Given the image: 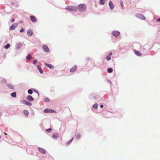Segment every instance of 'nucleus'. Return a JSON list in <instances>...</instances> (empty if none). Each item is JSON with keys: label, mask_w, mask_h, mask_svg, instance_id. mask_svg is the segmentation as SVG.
<instances>
[{"label": "nucleus", "mask_w": 160, "mask_h": 160, "mask_svg": "<svg viewBox=\"0 0 160 160\" xmlns=\"http://www.w3.org/2000/svg\"><path fill=\"white\" fill-rule=\"evenodd\" d=\"M2 112H0V117L2 116Z\"/></svg>", "instance_id": "49530a36"}, {"label": "nucleus", "mask_w": 160, "mask_h": 160, "mask_svg": "<svg viewBox=\"0 0 160 160\" xmlns=\"http://www.w3.org/2000/svg\"><path fill=\"white\" fill-rule=\"evenodd\" d=\"M15 19L13 18H12V19H11V22H14V21H15Z\"/></svg>", "instance_id": "79ce46f5"}, {"label": "nucleus", "mask_w": 160, "mask_h": 160, "mask_svg": "<svg viewBox=\"0 0 160 160\" xmlns=\"http://www.w3.org/2000/svg\"><path fill=\"white\" fill-rule=\"evenodd\" d=\"M65 9L69 11L76 12L77 11V7L75 6L68 5L65 8Z\"/></svg>", "instance_id": "f03ea898"}, {"label": "nucleus", "mask_w": 160, "mask_h": 160, "mask_svg": "<svg viewBox=\"0 0 160 160\" xmlns=\"http://www.w3.org/2000/svg\"><path fill=\"white\" fill-rule=\"evenodd\" d=\"M106 0H99V3L101 5H104L105 4L104 1Z\"/></svg>", "instance_id": "2f4dec72"}, {"label": "nucleus", "mask_w": 160, "mask_h": 160, "mask_svg": "<svg viewBox=\"0 0 160 160\" xmlns=\"http://www.w3.org/2000/svg\"><path fill=\"white\" fill-rule=\"evenodd\" d=\"M81 138V135L80 133H78L76 137V138L77 139H78Z\"/></svg>", "instance_id": "473e14b6"}, {"label": "nucleus", "mask_w": 160, "mask_h": 160, "mask_svg": "<svg viewBox=\"0 0 160 160\" xmlns=\"http://www.w3.org/2000/svg\"><path fill=\"white\" fill-rule=\"evenodd\" d=\"M112 52H110L106 57V59L108 61H110L111 59V57L112 55Z\"/></svg>", "instance_id": "2eb2a0df"}, {"label": "nucleus", "mask_w": 160, "mask_h": 160, "mask_svg": "<svg viewBox=\"0 0 160 160\" xmlns=\"http://www.w3.org/2000/svg\"><path fill=\"white\" fill-rule=\"evenodd\" d=\"M45 66L48 68L50 69H53L54 68V66L51 64L47 63L46 62L44 63Z\"/></svg>", "instance_id": "9b49d317"}, {"label": "nucleus", "mask_w": 160, "mask_h": 160, "mask_svg": "<svg viewBox=\"0 0 160 160\" xmlns=\"http://www.w3.org/2000/svg\"><path fill=\"white\" fill-rule=\"evenodd\" d=\"M42 48L43 51L45 52H48L50 51L47 45H43Z\"/></svg>", "instance_id": "1a4fd4ad"}, {"label": "nucleus", "mask_w": 160, "mask_h": 160, "mask_svg": "<svg viewBox=\"0 0 160 160\" xmlns=\"http://www.w3.org/2000/svg\"><path fill=\"white\" fill-rule=\"evenodd\" d=\"M52 130V129L51 128H49L48 129H46V131L48 132H50Z\"/></svg>", "instance_id": "72a5a7b5"}, {"label": "nucleus", "mask_w": 160, "mask_h": 160, "mask_svg": "<svg viewBox=\"0 0 160 160\" xmlns=\"http://www.w3.org/2000/svg\"><path fill=\"white\" fill-rule=\"evenodd\" d=\"M111 34L115 37H117L119 36L120 34V32L118 31L114 30L112 31Z\"/></svg>", "instance_id": "0eeeda50"}, {"label": "nucleus", "mask_w": 160, "mask_h": 160, "mask_svg": "<svg viewBox=\"0 0 160 160\" xmlns=\"http://www.w3.org/2000/svg\"><path fill=\"white\" fill-rule=\"evenodd\" d=\"M120 5L122 7H123V2L122 1H120Z\"/></svg>", "instance_id": "a19ab883"}, {"label": "nucleus", "mask_w": 160, "mask_h": 160, "mask_svg": "<svg viewBox=\"0 0 160 160\" xmlns=\"http://www.w3.org/2000/svg\"><path fill=\"white\" fill-rule=\"evenodd\" d=\"M157 22H160V18H158L157 19Z\"/></svg>", "instance_id": "a18cd8bd"}, {"label": "nucleus", "mask_w": 160, "mask_h": 160, "mask_svg": "<svg viewBox=\"0 0 160 160\" xmlns=\"http://www.w3.org/2000/svg\"><path fill=\"white\" fill-rule=\"evenodd\" d=\"M24 30H25L24 29L22 28H21V29L20 30L19 32H20L21 33V32H24Z\"/></svg>", "instance_id": "58836bf2"}, {"label": "nucleus", "mask_w": 160, "mask_h": 160, "mask_svg": "<svg viewBox=\"0 0 160 160\" xmlns=\"http://www.w3.org/2000/svg\"><path fill=\"white\" fill-rule=\"evenodd\" d=\"M33 89L32 88L29 89L28 90V92L29 94H32L33 93Z\"/></svg>", "instance_id": "b1692460"}, {"label": "nucleus", "mask_w": 160, "mask_h": 160, "mask_svg": "<svg viewBox=\"0 0 160 160\" xmlns=\"http://www.w3.org/2000/svg\"><path fill=\"white\" fill-rule=\"evenodd\" d=\"M43 112L45 113H56V112L54 110L51 109L46 108L43 111Z\"/></svg>", "instance_id": "39448f33"}, {"label": "nucleus", "mask_w": 160, "mask_h": 160, "mask_svg": "<svg viewBox=\"0 0 160 160\" xmlns=\"http://www.w3.org/2000/svg\"><path fill=\"white\" fill-rule=\"evenodd\" d=\"M27 35L28 37L31 36L33 34V32L31 29H29L27 31Z\"/></svg>", "instance_id": "dca6fc26"}, {"label": "nucleus", "mask_w": 160, "mask_h": 160, "mask_svg": "<svg viewBox=\"0 0 160 160\" xmlns=\"http://www.w3.org/2000/svg\"><path fill=\"white\" fill-rule=\"evenodd\" d=\"M38 62V60L37 59H35L33 61L32 63L33 64L36 65V64Z\"/></svg>", "instance_id": "f704fd0d"}, {"label": "nucleus", "mask_w": 160, "mask_h": 160, "mask_svg": "<svg viewBox=\"0 0 160 160\" xmlns=\"http://www.w3.org/2000/svg\"><path fill=\"white\" fill-rule=\"evenodd\" d=\"M98 97V95L97 94L93 93H91L89 95V98L92 100H96Z\"/></svg>", "instance_id": "7ed1b4c3"}, {"label": "nucleus", "mask_w": 160, "mask_h": 160, "mask_svg": "<svg viewBox=\"0 0 160 160\" xmlns=\"http://www.w3.org/2000/svg\"><path fill=\"white\" fill-rule=\"evenodd\" d=\"M134 52L135 54L138 56H140L142 55L141 53L139 51L134 50Z\"/></svg>", "instance_id": "412c9836"}, {"label": "nucleus", "mask_w": 160, "mask_h": 160, "mask_svg": "<svg viewBox=\"0 0 160 160\" xmlns=\"http://www.w3.org/2000/svg\"><path fill=\"white\" fill-rule=\"evenodd\" d=\"M6 85L10 89H14V86L11 84L7 83Z\"/></svg>", "instance_id": "aec40b11"}, {"label": "nucleus", "mask_w": 160, "mask_h": 160, "mask_svg": "<svg viewBox=\"0 0 160 160\" xmlns=\"http://www.w3.org/2000/svg\"><path fill=\"white\" fill-rule=\"evenodd\" d=\"M10 45L9 43H7L6 44V45L5 46H4V48H5V49H8L9 48H10Z\"/></svg>", "instance_id": "c85d7f7f"}, {"label": "nucleus", "mask_w": 160, "mask_h": 160, "mask_svg": "<svg viewBox=\"0 0 160 160\" xmlns=\"http://www.w3.org/2000/svg\"><path fill=\"white\" fill-rule=\"evenodd\" d=\"M20 102L21 103L24 104L28 106H31L32 105V103L31 102L27 101L23 99L21 100Z\"/></svg>", "instance_id": "20e7f679"}, {"label": "nucleus", "mask_w": 160, "mask_h": 160, "mask_svg": "<svg viewBox=\"0 0 160 160\" xmlns=\"http://www.w3.org/2000/svg\"><path fill=\"white\" fill-rule=\"evenodd\" d=\"M90 60V58L89 57H87L86 58V61L87 62Z\"/></svg>", "instance_id": "ea45409f"}, {"label": "nucleus", "mask_w": 160, "mask_h": 160, "mask_svg": "<svg viewBox=\"0 0 160 160\" xmlns=\"http://www.w3.org/2000/svg\"><path fill=\"white\" fill-rule=\"evenodd\" d=\"M30 20L32 22H37V18L36 17L33 15H31L30 17Z\"/></svg>", "instance_id": "f8f14e48"}, {"label": "nucleus", "mask_w": 160, "mask_h": 160, "mask_svg": "<svg viewBox=\"0 0 160 160\" xmlns=\"http://www.w3.org/2000/svg\"><path fill=\"white\" fill-rule=\"evenodd\" d=\"M33 91L34 92L38 93V96H39V94L38 91L37 89H33Z\"/></svg>", "instance_id": "c9c22d12"}, {"label": "nucleus", "mask_w": 160, "mask_h": 160, "mask_svg": "<svg viewBox=\"0 0 160 160\" xmlns=\"http://www.w3.org/2000/svg\"><path fill=\"white\" fill-rule=\"evenodd\" d=\"M16 45V49L17 50H19L22 46V44L21 42L17 43Z\"/></svg>", "instance_id": "a211bd4d"}, {"label": "nucleus", "mask_w": 160, "mask_h": 160, "mask_svg": "<svg viewBox=\"0 0 160 160\" xmlns=\"http://www.w3.org/2000/svg\"><path fill=\"white\" fill-rule=\"evenodd\" d=\"M136 16L137 18L142 20L146 19L145 17L142 14H136Z\"/></svg>", "instance_id": "6e6552de"}, {"label": "nucleus", "mask_w": 160, "mask_h": 160, "mask_svg": "<svg viewBox=\"0 0 160 160\" xmlns=\"http://www.w3.org/2000/svg\"><path fill=\"white\" fill-rule=\"evenodd\" d=\"M16 92H13L11 93V96L13 98H16Z\"/></svg>", "instance_id": "cd10ccee"}, {"label": "nucleus", "mask_w": 160, "mask_h": 160, "mask_svg": "<svg viewBox=\"0 0 160 160\" xmlns=\"http://www.w3.org/2000/svg\"><path fill=\"white\" fill-rule=\"evenodd\" d=\"M108 5L111 10H112L114 8V6L111 0H110L109 1Z\"/></svg>", "instance_id": "4468645a"}, {"label": "nucleus", "mask_w": 160, "mask_h": 160, "mask_svg": "<svg viewBox=\"0 0 160 160\" xmlns=\"http://www.w3.org/2000/svg\"><path fill=\"white\" fill-rule=\"evenodd\" d=\"M23 113L26 116H28L29 112L27 110H25L23 111Z\"/></svg>", "instance_id": "393cba45"}, {"label": "nucleus", "mask_w": 160, "mask_h": 160, "mask_svg": "<svg viewBox=\"0 0 160 160\" xmlns=\"http://www.w3.org/2000/svg\"><path fill=\"white\" fill-rule=\"evenodd\" d=\"M77 7V11L80 12H83L86 10V6L84 3L79 4Z\"/></svg>", "instance_id": "f257e3e1"}, {"label": "nucleus", "mask_w": 160, "mask_h": 160, "mask_svg": "<svg viewBox=\"0 0 160 160\" xmlns=\"http://www.w3.org/2000/svg\"><path fill=\"white\" fill-rule=\"evenodd\" d=\"M100 108H102L104 106L103 104H101L100 105Z\"/></svg>", "instance_id": "c03bdc74"}, {"label": "nucleus", "mask_w": 160, "mask_h": 160, "mask_svg": "<svg viewBox=\"0 0 160 160\" xmlns=\"http://www.w3.org/2000/svg\"><path fill=\"white\" fill-rule=\"evenodd\" d=\"M32 56L29 53L26 57V58L28 60H30L32 58Z\"/></svg>", "instance_id": "5701e85b"}, {"label": "nucleus", "mask_w": 160, "mask_h": 160, "mask_svg": "<svg viewBox=\"0 0 160 160\" xmlns=\"http://www.w3.org/2000/svg\"><path fill=\"white\" fill-rule=\"evenodd\" d=\"M44 101L46 102H49V100L48 98H45L44 99Z\"/></svg>", "instance_id": "4c0bfd02"}, {"label": "nucleus", "mask_w": 160, "mask_h": 160, "mask_svg": "<svg viewBox=\"0 0 160 160\" xmlns=\"http://www.w3.org/2000/svg\"><path fill=\"white\" fill-rule=\"evenodd\" d=\"M26 99L32 102L34 101V99L33 97L31 95H28L26 97Z\"/></svg>", "instance_id": "ddd939ff"}, {"label": "nucleus", "mask_w": 160, "mask_h": 160, "mask_svg": "<svg viewBox=\"0 0 160 160\" xmlns=\"http://www.w3.org/2000/svg\"><path fill=\"white\" fill-rule=\"evenodd\" d=\"M18 26V24L16 23H15L12 24L11 26L9 27V30L10 31H12L15 30Z\"/></svg>", "instance_id": "423d86ee"}, {"label": "nucleus", "mask_w": 160, "mask_h": 160, "mask_svg": "<svg viewBox=\"0 0 160 160\" xmlns=\"http://www.w3.org/2000/svg\"><path fill=\"white\" fill-rule=\"evenodd\" d=\"M77 68V65H74L72 68L70 70V71L71 72H74L76 70Z\"/></svg>", "instance_id": "6ab92c4d"}, {"label": "nucleus", "mask_w": 160, "mask_h": 160, "mask_svg": "<svg viewBox=\"0 0 160 160\" xmlns=\"http://www.w3.org/2000/svg\"><path fill=\"white\" fill-rule=\"evenodd\" d=\"M73 139V137L68 142H67L66 143V146H69L70 144V143L72 142Z\"/></svg>", "instance_id": "a878e982"}, {"label": "nucleus", "mask_w": 160, "mask_h": 160, "mask_svg": "<svg viewBox=\"0 0 160 160\" xmlns=\"http://www.w3.org/2000/svg\"><path fill=\"white\" fill-rule=\"evenodd\" d=\"M0 81L5 83L6 82V80L0 77Z\"/></svg>", "instance_id": "7c9ffc66"}, {"label": "nucleus", "mask_w": 160, "mask_h": 160, "mask_svg": "<svg viewBox=\"0 0 160 160\" xmlns=\"http://www.w3.org/2000/svg\"><path fill=\"white\" fill-rule=\"evenodd\" d=\"M113 71V69L112 68H110L108 69L107 72H108L110 73Z\"/></svg>", "instance_id": "c756f323"}, {"label": "nucleus", "mask_w": 160, "mask_h": 160, "mask_svg": "<svg viewBox=\"0 0 160 160\" xmlns=\"http://www.w3.org/2000/svg\"><path fill=\"white\" fill-rule=\"evenodd\" d=\"M92 108L95 109H97L98 108V104L97 103H95L92 106Z\"/></svg>", "instance_id": "bb28decb"}, {"label": "nucleus", "mask_w": 160, "mask_h": 160, "mask_svg": "<svg viewBox=\"0 0 160 160\" xmlns=\"http://www.w3.org/2000/svg\"><path fill=\"white\" fill-rule=\"evenodd\" d=\"M4 134L5 135H7V133L6 132H4Z\"/></svg>", "instance_id": "de8ad7c7"}, {"label": "nucleus", "mask_w": 160, "mask_h": 160, "mask_svg": "<svg viewBox=\"0 0 160 160\" xmlns=\"http://www.w3.org/2000/svg\"><path fill=\"white\" fill-rule=\"evenodd\" d=\"M38 149L41 153L44 154H46V152L45 149L40 147H38Z\"/></svg>", "instance_id": "9d476101"}, {"label": "nucleus", "mask_w": 160, "mask_h": 160, "mask_svg": "<svg viewBox=\"0 0 160 160\" xmlns=\"http://www.w3.org/2000/svg\"><path fill=\"white\" fill-rule=\"evenodd\" d=\"M107 81H108L109 83H110V84H112V82H111V81L110 80H109V79H107Z\"/></svg>", "instance_id": "37998d69"}, {"label": "nucleus", "mask_w": 160, "mask_h": 160, "mask_svg": "<svg viewBox=\"0 0 160 160\" xmlns=\"http://www.w3.org/2000/svg\"><path fill=\"white\" fill-rule=\"evenodd\" d=\"M90 62L92 63V64L93 65V66H94V59H91Z\"/></svg>", "instance_id": "e433bc0d"}, {"label": "nucleus", "mask_w": 160, "mask_h": 160, "mask_svg": "<svg viewBox=\"0 0 160 160\" xmlns=\"http://www.w3.org/2000/svg\"><path fill=\"white\" fill-rule=\"evenodd\" d=\"M36 66L37 68L39 71V72L41 74H42L43 73V71L42 70V69L41 67L38 65H36Z\"/></svg>", "instance_id": "f3484780"}, {"label": "nucleus", "mask_w": 160, "mask_h": 160, "mask_svg": "<svg viewBox=\"0 0 160 160\" xmlns=\"http://www.w3.org/2000/svg\"><path fill=\"white\" fill-rule=\"evenodd\" d=\"M59 136V134L58 133H56L52 135V137L53 139H57Z\"/></svg>", "instance_id": "4be33fe9"}]
</instances>
